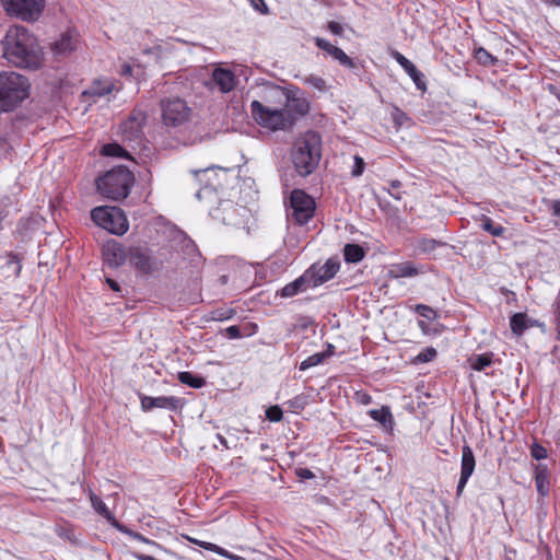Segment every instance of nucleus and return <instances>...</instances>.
Wrapping results in <instances>:
<instances>
[{
    "label": "nucleus",
    "instance_id": "27",
    "mask_svg": "<svg viewBox=\"0 0 560 560\" xmlns=\"http://www.w3.org/2000/svg\"><path fill=\"white\" fill-rule=\"evenodd\" d=\"M510 327L514 335L521 336L529 327V320L524 313H515L510 318Z\"/></svg>",
    "mask_w": 560,
    "mask_h": 560
},
{
    "label": "nucleus",
    "instance_id": "30",
    "mask_svg": "<svg viewBox=\"0 0 560 560\" xmlns=\"http://www.w3.org/2000/svg\"><path fill=\"white\" fill-rule=\"evenodd\" d=\"M101 152L107 156L132 159L130 153L118 143H107L103 145Z\"/></svg>",
    "mask_w": 560,
    "mask_h": 560
},
{
    "label": "nucleus",
    "instance_id": "31",
    "mask_svg": "<svg viewBox=\"0 0 560 560\" xmlns=\"http://www.w3.org/2000/svg\"><path fill=\"white\" fill-rule=\"evenodd\" d=\"M474 57L476 61L483 67H491L498 63V58L487 51L483 47L475 49Z\"/></svg>",
    "mask_w": 560,
    "mask_h": 560
},
{
    "label": "nucleus",
    "instance_id": "51",
    "mask_svg": "<svg viewBox=\"0 0 560 560\" xmlns=\"http://www.w3.org/2000/svg\"><path fill=\"white\" fill-rule=\"evenodd\" d=\"M214 192V189L212 186H205L203 188L199 189L196 194V197L198 199H202L205 196L211 195Z\"/></svg>",
    "mask_w": 560,
    "mask_h": 560
},
{
    "label": "nucleus",
    "instance_id": "11",
    "mask_svg": "<svg viewBox=\"0 0 560 560\" xmlns=\"http://www.w3.org/2000/svg\"><path fill=\"white\" fill-rule=\"evenodd\" d=\"M340 262L335 258L327 259L324 264H313L304 276L311 288H316L330 279L339 271Z\"/></svg>",
    "mask_w": 560,
    "mask_h": 560
},
{
    "label": "nucleus",
    "instance_id": "36",
    "mask_svg": "<svg viewBox=\"0 0 560 560\" xmlns=\"http://www.w3.org/2000/svg\"><path fill=\"white\" fill-rule=\"evenodd\" d=\"M537 491L541 495H547L549 491V481L545 471H537L535 476Z\"/></svg>",
    "mask_w": 560,
    "mask_h": 560
},
{
    "label": "nucleus",
    "instance_id": "16",
    "mask_svg": "<svg viewBox=\"0 0 560 560\" xmlns=\"http://www.w3.org/2000/svg\"><path fill=\"white\" fill-rule=\"evenodd\" d=\"M393 58L397 61L399 66L408 73L413 83L416 84L418 90L425 91L427 85L423 80L424 75L421 71L417 69V67L402 54L395 50L392 52Z\"/></svg>",
    "mask_w": 560,
    "mask_h": 560
},
{
    "label": "nucleus",
    "instance_id": "38",
    "mask_svg": "<svg viewBox=\"0 0 560 560\" xmlns=\"http://www.w3.org/2000/svg\"><path fill=\"white\" fill-rule=\"evenodd\" d=\"M269 98H283L284 104H287L289 96L280 86H271L266 91V95L264 96V100L266 102H268Z\"/></svg>",
    "mask_w": 560,
    "mask_h": 560
},
{
    "label": "nucleus",
    "instance_id": "3",
    "mask_svg": "<svg viewBox=\"0 0 560 560\" xmlns=\"http://www.w3.org/2000/svg\"><path fill=\"white\" fill-rule=\"evenodd\" d=\"M135 183V176L125 166H117L106 172L96 180L98 192L112 200L125 199Z\"/></svg>",
    "mask_w": 560,
    "mask_h": 560
},
{
    "label": "nucleus",
    "instance_id": "22",
    "mask_svg": "<svg viewBox=\"0 0 560 560\" xmlns=\"http://www.w3.org/2000/svg\"><path fill=\"white\" fill-rule=\"evenodd\" d=\"M308 288H311V287L308 285V282L303 273L301 277H299L294 281L285 284L281 289L280 295L282 298H292V296L299 294L300 292L307 290Z\"/></svg>",
    "mask_w": 560,
    "mask_h": 560
},
{
    "label": "nucleus",
    "instance_id": "35",
    "mask_svg": "<svg viewBox=\"0 0 560 560\" xmlns=\"http://www.w3.org/2000/svg\"><path fill=\"white\" fill-rule=\"evenodd\" d=\"M326 358H327L326 352L314 353L301 362L300 370L306 371L310 368L316 366V365L323 363Z\"/></svg>",
    "mask_w": 560,
    "mask_h": 560
},
{
    "label": "nucleus",
    "instance_id": "44",
    "mask_svg": "<svg viewBox=\"0 0 560 560\" xmlns=\"http://www.w3.org/2000/svg\"><path fill=\"white\" fill-rule=\"evenodd\" d=\"M288 405L294 411H300V410H303L305 408V406L307 405V399L305 396L300 395V396L294 397L293 399H290L288 401Z\"/></svg>",
    "mask_w": 560,
    "mask_h": 560
},
{
    "label": "nucleus",
    "instance_id": "39",
    "mask_svg": "<svg viewBox=\"0 0 560 560\" xmlns=\"http://www.w3.org/2000/svg\"><path fill=\"white\" fill-rule=\"evenodd\" d=\"M116 89L113 82L106 81L92 88V93L98 96H105Z\"/></svg>",
    "mask_w": 560,
    "mask_h": 560
},
{
    "label": "nucleus",
    "instance_id": "4",
    "mask_svg": "<svg viewBox=\"0 0 560 560\" xmlns=\"http://www.w3.org/2000/svg\"><path fill=\"white\" fill-rule=\"evenodd\" d=\"M28 89L25 77L16 72L0 73V112L15 108L28 96Z\"/></svg>",
    "mask_w": 560,
    "mask_h": 560
},
{
    "label": "nucleus",
    "instance_id": "9",
    "mask_svg": "<svg viewBox=\"0 0 560 560\" xmlns=\"http://www.w3.org/2000/svg\"><path fill=\"white\" fill-rule=\"evenodd\" d=\"M8 14L24 21L36 20L44 9V0H0Z\"/></svg>",
    "mask_w": 560,
    "mask_h": 560
},
{
    "label": "nucleus",
    "instance_id": "33",
    "mask_svg": "<svg viewBox=\"0 0 560 560\" xmlns=\"http://www.w3.org/2000/svg\"><path fill=\"white\" fill-rule=\"evenodd\" d=\"M480 221L482 230L493 236H502L505 232V229L501 224L494 223L489 217L483 215Z\"/></svg>",
    "mask_w": 560,
    "mask_h": 560
},
{
    "label": "nucleus",
    "instance_id": "1",
    "mask_svg": "<svg viewBox=\"0 0 560 560\" xmlns=\"http://www.w3.org/2000/svg\"><path fill=\"white\" fill-rule=\"evenodd\" d=\"M1 46L4 59L15 67L37 69L42 65V47L37 38L24 26L9 27Z\"/></svg>",
    "mask_w": 560,
    "mask_h": 560
},
{
    "label": "nucleus",
    "instance_id": "20",
    "mask_svg": "<svg viewBox=\"0 0 560 560\" xmlns=\"http://www.w3.org/2000/svg\"><path fill=\"white\" fill-rule=\"evenodd\" d=\"M77 37L72 32H67L56 40L51 49L56 56H66L75 48Z\"/></svg>",
    "mask_w": 560,
    "mask_h": 560
},
{
    "label": "nucleus",
    "instance_id": "48",
    "mask_svg": "<svg viewBox=\"0 0 560 560\" xmlns=\"http://www.w3.org/2000/svg\"><path fill=\"white\" fill-rule=\"evenodd\" d=\"M355 399L358 402L362 405H370L372 402V397L368 393L364 392H357L355 393Z\"/></svg>",
    "mask_w": 560,
    "mask_h": 560
},
{
    "label": "nucleus",
    "instance_id": "58",
    "mask_svg": "<svg viewBox=\"0 0 560 560\" xmlns=\"http://www.w3.org/2000/svg\"><path fill=\"white\" fill-rule=\"evenodd\" d=\"M401 118H406V115L404 112L399 110V109H396V115H395V120L397 124H401Z\"/></svg>",
    "mask_w": 560,
    "mask_h": 560
},
{
    "label": "nucleus",
    "instance_id": "10",
    "mask_svg": "<svg viewBox=\"0 0 560 560\" xmlns=\"http://www.w3.org/2000/svg\"><path fill=\"white\" fill-rule=\"evenodd\" d=\"M290 202L291 213L289 215H291L298 224H306L313 218L315 202L303 190L294 189L291 192Z\"/></svg>",
    "mask_w": 560,
    "mask_h": 560
},
{
    "label": "nucleus",
    "instance_id": "15",
    "mask_svg": "<svg viewBox=\"0 0 560 560\" xmlns=\"http://www.w3.org/2000/svg\"><path fill=\"white\" fill-rule=\"evenodd\" d=\"M314 43L319 49L337 60L342 67L348 69H353L355 67L354 61L342 49L332 45L328 40L322 37H315Z\"/></svg>",
    "mask_w": 560,
    "mask_h": 560
},
{
    "label": "nucleus",
    "instance_id": "5",
    "mask_svg": "<svg viewBox=\"0 0 560 560\" xmlns=\"http://www.w3.org/2000/svg\"><path fill=\"white\" fill-rule=\"evenodd\" d=\"M253 119L261 127L270 130H284L292 125V117L285 108H271L259 101L250 103Z\"/></svg>",
    "mask_w": 560,
    "mask_h": 560
},
{
    "label": "nucleus",
    "instance_id": "6",
    "mask_svg": "<svg viewBox=\"0 0 560 560\" xmlns=\"http://www.w3.org/2000/svg\"><path fill=\"white\" fill-rule=\"evenodd\" d=\"M91 218L95 224L116 235L125 234L129 228L124 211L118 207L94 208Z\"/></svg>",
    "mask_w": 560,
    "mask_h": 560
},
{
    "label": "nucleus",
    "instance_id": "21",
    "mask_svg": "<svg viewBox=\"0 0 560 560\" xmlns=\"http://www.w3.org/2000/svg\"><path fill=\"white\" fill-rule=\"evenodd\" d=\"M89 497L95 512L104 517L115 528V524L119 522L115 518L103 500L92 491H90Z\"/></svg>",
    "mask_w": 560,
    "mask_h": 560
},
{
    "label": "nucleus",
    "instance_id": "55",
    "mask_svg": "<svg viewBox=\"0 0 560 560\" xmlns=\"http://www.w3.org/2000/svg\"><path fill=\"white\" fill-rule=\"evenodd\" d=\"M122 75H131L132 74V67L130 65L124 63L121 66L120 70Z\"/></svg>",
    "mask_w": 560,
    "mask_h": 560
},
{
    "label": "nucleus",
    "instance_id": "18",
    "mask_svg": "<svg viewBox=\"0 0 560 560\" xmlns=\"http://www.w3.org/2000/svg\"><path fill=\"white\" fill-rule=\"evenodd\" d=\"M212 80L214 84L218 86L220 92L229 93L235 89L237 84V78L235 73L225 68L217 67L212 71Z\"/></svg>",
    "mask_w": 560,
    "mask_h": 560
},
{
    "label": "nucleus",
    "instance_id": "61",
    "mask_svg": "<svg viewBox=\"0 0 560 560\" xmlns=\"http://www.w3.org/2000/svg\"><path fill=\"white\" fill-rule=\"evenodd\" d=\"M400 186H401V184H400V182H399V180H393V182L390 183V187H392V189L394 190V192H395V191H397V189H399V188H400Z\"/></svg>",
    "mask_w": 560,
    "mask_h": 560
},
{
    "label": "nucleus",
    "instance_id": "53",
    "mask_svg": "<svg viewBox=\"0 0 560 560\" xmlns=\"http://www.w3.org/2000/svg\"><path fill=\"white\" fill-rule=\"evenodd\" d=\"M106 282L107 284L109 285V288L113 290V291H116V292H119L120 291V285L118 284L117 281L110 279V278H107L106 279Z\"/></svg>",
    "mask_w": 560,
    "mask_h": 560
},
{
    "label": "nucleus",
    "instance_id": "45",
    "mask_svg": "<svg viewBox=\"0 0 560 560\" xmlns=\"http://www.w3.org/2000/svg\"><path fill=\"white\" fill-rule=\"evenodd\" d=\"M532 456L539 460L547 457V450L540 445H534L532 447Z\"/></svg>",
    "mask_w": 560,
    "mask_h": 560
},
{
    "label": "nucleus",
    "instance_id": "13",
    "mask_svg": "<svg viewBox=\"0 0 560 560\" xmlns=\"http://www.w3.org/2000/svg\"><path fill=\"white\" fill-rule=\"evenodd\" d=\"M129 260L133 267L144 275H150L160 269V265L151 257L148 248L131 247Z\"/></svg>",
    "mask_w": 560,
    "mask_h": 560
},
{
    "label": "nucleus",
    "instance_id": "46",
    "mask_svg": "<svg viewBox=\"0 0 560 560\" xmlns=\"http://www.w3.org/2000/svg\"><path fill=\"white\" fill-rule=\"evenodd\" d=\"M364 170V161L360 156H354V167L351 172L352 176H360Z\"/></svg>",
    "mask_w": 560,
    "mask_h": 560
},
{
    "label": "nucleus",
    "instance_id": "19",
    "mask_svg": "<svg viewBox=\"0 0 560 560\" xmlns=\"http://www.w3.org/2000/svg\"><path fill=\"white\" fill-rule=\"evenodd\" d=\"M103 256L105 261L112 267H119L125 264L127 255L125 248L116 243H107L103 248Z\"/></svg>",
    "mask_w": 560,
    "mask_h": 560
},
{
    "label": "nucleus",
    "instance_id": "54",
    "mask_svg": "<svg viewBox=\"0 0 560 560\" xmlns=\"http://www.w3.org/2000/svg\"><path fill=\"white\" fill-rule=\"evenodd\" d=\"M551 210L553 215L560 217V200L552 201Z\"/></svg>",
    "mask_w": 560,
    "mask_h": 560
},
{
    "label": "nucleus",
    "instance_id": "7",
    "mask_svg": "<svg viewBox=\"0 0 560 560\" xmlns=\"http://www.w3.org/2000/svg\"><path fill=\"white\" fill-rule=\"evenodd\" d=\"M162 119L164 125L177 127L186 122L190 116V108L179 97H171L161 101Z\"/></svg>",
    "mask_w": 560,
    "mask_h": 560
},
{
    "label": "nucleus",
    "instance_id": "34",
    "mask_svg": "<svg viewBox=\"0 0 560 560\" xmlns=\"http://www.w3.org/2000/svg\"><path fill=\"white\" fill-rule=\"evenodd\" d=\"M492 363V353L478 354L470 359V365L476 371H482Z\"/></svg>",
    "mask_w": 560,
    "mask_h": 560
},
{
    "label": "nucleus",
    "instance_id": "62",
    "mask_svg": "<svg viewBox=\"0 0 560 560\" xmlns=\"http://www.w3.org/2000/svg\"><path fill=\"white\" fill-rule=\"evenodd\" d=\"M217 438H218L219 442H220L223 446L228 447V442H226L225 438H223V436H222V435H220V434H218V435H217Z\"/></svg>",
    "mask_w": 560,
    "mask_h": 560
},
{
    "label": "nucleus",
    "instance_id": "43",
    "mask_svg": "<svg viewBox=\"0 0 560 560\" xmlns=\"http://www.w3.org/2000/svg\"><path fill=\"white\" fill-rule=\"evenodd\" d=\"M283 412L279 406H271L266 410V418L271 422H279Z\"/></svg>",
    "mask_w": 560,
    "mask_h": 560
},
{
    "label": "nucleus",
    "instance_id": "40",
    "mask_svg": "<svg viewBox=\"0 0 560 560\" xmlns=\"http://www.w3.org/2000/svg\"><path fill=\"white\" fill-rule=\"evenodd\" d=\"M415 311L422 317L429 319V320H434L436 319L438 317V314L436 312L428 306V305H424V304H417L416 307H415Z\"/></svg>",
    "mask_w": 560,
    "mask_h": 560
},
{
    "label": "nucleus",
    "instance_id": "42",
    "mask_svg": "<svg viewBox=\"0 0 560 560\" xmlns=\"http://www.w3.org/2000/svg\"><path fill=\"white\" fill-rule=\"evenodd\" d=\"M174 241L180 244L184 248L188 249L194 247L192 241L183 231H174Z\"/></svg>",
    "mask_w": 560,
    "mask_h": 560
},
{
    "label": "nucleus",
    "instance_id": "23",
    "mask_svg": "<svg viewBox=\"0 0 560 560\" xmlns=\"http://www.w3.org/2000/svg\"><path fill=\"white\" fill-rule=\"evenodd\" d=\"M368 415L374 420L382 424V427L388 431L393 429L394 418L388 407H382L381 409H371Z\"/></svg>",
    "mask_w": 560,
    "mask_h": 560
},
{
    "label": "nucleus",
    "instance_id": "32",
    "mask_svg": "<svg viewBox=\"0 0 560 560\" xmlns=\"http://www.w3.org/2000/svg\"><path fill=\"white\" fill-rule=\"evenodd\" d=\"M302 82L314 90H317L318 92H326L327 91V83L326 81L316 74H307L301 78Z\"/></svg>",
    "mask_w": 560,
    "mask_h": 560
},
{
    "label": "nucleus",
    "instance_id": "12",
    "mask_svg": "<svg viewBox=\"0 0 560 560\" xmlns=\"http://www.w3.org/2000/svg\"><path fill=\"white\" fill-rule=\"evenodd\" d=\"M248 210L245 207L237 206L232 201H222L220 206L211 212L214 219L221 220L224 224L241 226L244 224V218Z\"/></svg>",
    "mask_w": 560,
    "mask_h": 560
},
{
    "label": "nucleus",
    "instance_id": "8",
    "mask_svg": "<svg viewBox=\"0 0 560 560\" xmlns=\"http://www.w3.org/2000/svg\"><path fill=\"white\" fill-rule=\"evenodd\" d=\"M147 120V115L141 109H133L128 118L122 121L119 126V132L125 142H128L129 144H137L139 145L142 140L143 136V125ZM132 149H136L133 145H131Z\"/></svg>",
    "mask_w": 560,
    "mask_h": 560
},
{
    "label": "nucleus",
    "instance_id": "49",
    "mask_svg": "<svg viewBox=\"0 0 560 560\" xmlns=\"http://www.w3.org/2000/svg\"><path fill=\"white\" fill-rule=\"evenodd\" d=\"M254 9L260 13H268V7L264 0H249Z\"/></svg>",
    "mask_w": 560,
    "mask_h": 560
},
{
    "label": "nucleus",
    "instance_id": "26",
    "mask_svg": "<svg viewBox=\"0 0 560 560\" xmlns=\"http://www.w3.org/2000/svg\"><path fill=\"white\" fill-rule=\"evenodd\" d=\"M365 256L363 247L359 244H346L343 247V257L347 262L357 264Z\"/></svg>",
    "mask_w": 560,
    "mask_h": 560
},
{
    "label": "nucleus",
    "instance_id": "14",
    "mask_svg": "<svg viewBox=\"0 0 560 560\" xmlns=\"http://www.w3.org/2000/svg\"><path fill=\"white\" fill-rule=\"evenodd\" d=\"M476 467V459L471 447L465 444L462 448L460 477L456 487V494L459 497L468 479L471 477Z\"/></svg>",
    "mask_w": 560,
    "mask_h": 560
},
{
    "label": "nucleus",
    "instance_id": "37",
    "mask_svg": "<svg viewBox=\"0 0 560 560\" xmlns=\"http://www.w3.org/2000/svg\"><path fill=\"white\" fill-rule=\"evenodd\" d=\"M438 352L434 348L428 347L420 351L415 358L416 363H425L432 361L436 357Z\"/></svg>",
    "mask_w": 560,
    "mask_h": 560
},
{
    "label": "nucleus",
    "instance_id": "2",
    "mask_svg": "<svg viewBox=\"0 0 560 560\" xmlns=\"http://www.w3.org/2000/svg\"><path fill=\"white\" fill-rule=\"evenodd\" d=\"M322 158V138L317 132L307 131L293 144L291 159L301 176L312 174Z\"/></svg>",
    "mask_w": 560,
    "mask_h": 560
},
{
    "label": "nucleus",
    "instance_id": "17",
    "mask_svg": "<svg viewBox=\"0 0 560 560\" xmlns=\"http://www.w3.org/2000/svg\"><path fill=\"white\" fill-rule=\"evenodd\" d=\"M141 409L143 411H151L154 408H162L168 410H175L178 407L179 399L176 397H150L145 395L140 396Z\"/></svg>",
    "mask_w": 560,
    "mask_h": 560
},
{
    "label": "nucleus",
    "instance_id": "59",
    "mask_svg": "<svg viewBox=\"0 0 560 560\" xmlns=\"http://www.w3.org/2000/svg\"><path fill=\"white\" fill-rule=\"evenodd\" d=\"M143 544H148V545H151L155 548H161V545H159L158 542H155L154 540H151L147 537H144V540H142Z\"/></svg>",
    "mask_w": 560,
    "mask_h": 560
},
{
    "label": "nucleus",
    "instance_id": "47",
    "mask_svg": "<svg viewBox=\"0 0 560 560\" xmlns=\"http://www.w3.org/2000/svg\"><path fill=\"white\" fill-rule=\"evenodd\" d=\"M327 28L334 35H339L340 36V35H342V32H343V27L341 26V24H339L338 22H335V21L328 22Z\"/></svg>",
    "mask_w": 560,
    "mask_h": 560
},
{
    "label": "nucleus",
    "instance_id": "60",
    "mask_svg": "<svg viewBox=\"0 0 560 560\" xmlns=\"http://www.w3.org/2000/svg\"><path fill=\"white\" fill-rule=\"evenodd\" d=\"M308 105L307 103L303 102L299 105V112L301 114H305L307 112Z\"/></svg>",
    "mask_w": 560,
    "mask_h": 560
},
{
    "label": "nucleus",
    "instance_id": "64",
    "mask_svg": "<svg viewBox=\"0 0 560 560\" xmlns=\"http://www.w3.org/2000/svg\"><path fill=\"white\" fill-rule=\"evenodd\" d=\"M228 559H231V560H245L243 557L237 556V555H233L231 552H230V557H228Z\"/></svg>",
    "mask_w": 560,
    "mask_h": 560
},
{
    "label": "nucleus",
    "instance_id": "29",
    "mask_svg": "<svg viewBox=\"0 0 560 560\" xmlns=\"http://www.w3.org/2000/svg\"><path fill=\"white\" fill-rule=\"evenodd\" d=\"M178 381L191 388H201L206 384V380L201 376L195 375L190 372H179Z\"/></svg>",
    "mask_w": 560,
    "mask_h": 560
},
{
    "label": "nucleus",
    "instance_id": "57",
    "mask_svg": "<svg viewBox=\"0 0 560 560\" xmlns=\"http://www.w3.org/2000/svg\"><path fill=\"white\" fill-rule=\"evenodd\" d=\"M213 552L223 556L225 558L230 557V551L225 550L224 548L219 546V549H213Z\"/></svg>",
    "mask_w": 560,
    "mask_h": 560
},
{
    "label": "nucleus",
    "instance_id": "24",
    "mask_svg": "<svg viewBox=\"0 0 560 560\" xmlns=\"http://www.w3.org/2000/svg\"><path fill=\"white\" fill-rule=\"evenodd\" d=\"M389 275L393 278H410L418 276L419 269L412 262H399L392 266Z\"/></svg>",
    "mask_w": 560,
    "mask_h": 560
},
{
    "label": "nucleus",
    "instance_id": "63",
    "mask_svg": "<svg viewBox=\"0 0 560 560\" xmlns=\"http://www.w3.org/2000/svg\"><path fill=\"white\" fill-rule=\"evenodd\" d=\"M547 4L560 5V0H542Z\"/></svg>",
    "mask_w": 560,
    "mask_h": 560
},
{
    "label": "nucleus",
    "instance_id": "41",
    "mask_svg": "<svg viewBox=\"0 0 560 560\" xmlns=\"http://www.w3.org/2000/svg\"><path fill=\"white\" fill-rule=\"evenodd\" d=\"M115 528L120 532L121 534L124 535H127L129 536L130 538L132 539H136L140 542H142V540H144V537L142 534L138 533V532H135L130 528H128L127 526H125L124 524H121L120 522L119 523H116L115 524Z\"/></svg>",
    "mask_w": 560,
    "mask_h": 560
},
{
    "label": "nucleus",
    "instance_id": "28",
    "mask_svg": "<svg viewBox=\"0 0 560 560\" xmlns=\"http://www.w3.org/2000/svg\"><path fill=\"white\" fill-rule=\"evenodd\" d=\"M442 245L445 244L434 238L422 237L417 241L415 248L418 254H431Z\"/></svg>",
    "mask_w": 560,
    "mask_h": 560
},
{
    "label": "nucleus",
    "instance_id": "25",
    "mask_svg": "<svg viewBox=\"0 0 560 560\" xmlns=\"http://www.w3.org/2000/svg\"><path fill=\"white\" fill-rule=\"evenodd\" d=\"M1 268L7 278H18L22 269L20 258L14 254H9Z\"/></svg>",
    "mask_w": 560,
    "mask_h": 560
},
{
    "label": "nucleus",
    "instance_id": "56",
    "mask_svg": "<svg viewBox=\"0 0 560 560\" xmlns=\"http://www.w3.org/2000/svg\"><path fill=\"white\" fill-rule=\"evenodd\" d=\"M200 547L210 551H213V549H219L218 545L208 541H203L202 544H200Z\"/></svg>",
    "mask_w": 560,
    "mask_h": 560
},
{
    "label": "nucleus",
    "instance_id": "52",
    "mask_svg": "<svg viewBox=\"0 0 560 560\" xmlns=\"http://www.w3.org/2000/svg\"><path fill=\"white\" fill-rule=\"evenodd\" d=\"M298 476L302 479H312L315 477V475L313 474L312 470H310L308 468H300L298 470Z\"/></svg>",
    "mask_w": 560,
    "mask_h": 560
},
{
    "label": "nucleus",
    "instance_id": "50",
    "mask_svg": "<svg viewBox=\"0 0 560 560\" xmlns=\"http://www.w3.org/2000/svg\"><path fill=\"white\" fill-rule=\"evenodd\" d=\"M226 336L231 339H237L242 337L241 329L238 326H230L225 329Z\"/></svg>",
    "mask_w": 560,
    "mask_h": 560
}]
</instances>
